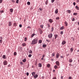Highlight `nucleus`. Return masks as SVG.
Returning a JSON list of instances; mask_svg holds the SVG:
<instances>
[{"label":"nucleus","mask_w":79,"mask_h":79,"mask_svg":"<svg viewBox=\"0 0 79 79\" xmlns=\"http://www.w3.org/2000/svg\"><path fill=\"white\" fill-rule=\"evenodd\" d=\"M19 27H22V25L20 24L19 25Z\"/></svg>","instance_id":"nucleus-54"},{"label":"nucleus","mask_w":79,"mask_h":79,"mask_svg":"<svg viewBox=\"0 0 79 79\" xmlns=\"http://www.w3.org/2000/svg\"><path fill=\"white\" fill-rule=\"evenodd\" d=\"M59 53H57L56 54V57L57 58H59Z\"/></svg>","instance_id":"nucleus-6"},{"label":"nucleus","mask_w":79,"mask_h":79,"mask_svg":"<svg viewBox=\"0 0 79 79\" xmlns=\"http://www.w3.org/2000/svg\"><path fill=\"white\" fill-rule=\"evenodd\" d=\"M71 19L73 21H75V18H72Z\"/></svg>","instance_id":"nucleus-19"},{"label":"nucleus","mask_w":79,"mask_h":79,"mask_svg":"<svg viewBox=\"0 0 79 79\" xmlns=\"http://www.w3.org/2000/svg\"><path fill=\"white\" fill-rule=\"evenodd\" d=\"M27 5H31V3L29 2H27Z\"/></svg>","instance_id":"nucleus-26"},{"label":"nucleus","mask_w":79,"mask_h":79,"mask_svg":"<svg viewBox=\"0 0 79 79\" xmlns=\"http://www.w3.org/2000/svg\"><path fill=\"white\" fill-rule=\"evenodd\" d=\"M7 52H10V49H8L7 50Z\"/></svg>","instance_id":"nucleus-64"},{"label":"nucleus","mask_w":79,"mask_h":79,"mask_svg":"<svg viewBox=\"0 0 79 79\" xmlns=\"http://www.w3.org/2000/svg\"><path fill=\"white\" fill-rule=\"evenodd\" d=\"M32 76H34L35 75V72H33L31 73Z\"/></svg>","instance_id":"nucleus-14"},{"label":"nucleus","mask_w":79,"mask_h":79,"mask_svg":"<svg viewBox=\"0 0 79 79\" xmlns=\"http://www.w3.org/2000/svg\"><path fill=\"white\" fill-rule=\"evenodd\" d=\"M48 0H47L45 2V4L47 5V4H48Z\"/></svg>","instance_id":"nucleus-23"},{"label":"nucleus","mask_w":79,"mask_h":79,"mask_svg":"<svg viewBox=\"0 0 79 79\" xmlns=\"http://www.w3.org/2000/svg\"><path fill=\"white\" fill-rule=\"evenodd\" d=\"M37 77H38V75L37 74H36L34 76V77L35 79H36Z\"/></svg>","instance_id":"nucleus-12"},{"label":"nucleus","mask_w":79,"mask_h":79,"mask_svg":"<svg viewBox=\"0 0 79 79\" xmlns=\"http://www.w3.org/2000/svg\"><path fill=\"white\" fill-rule=\"evenodd\" d=\"M55 2V0H51L52 3H53Z\"/></svg>","instance_id":"nucleus-50"},{"label":"nucleus","mask_w":79,"mask_h":79,"mask_svg":"<svg viewBox=\"0 0 79 79\" xmlns=\"http://www.w3.org/2000/svg\"><path fill=\"white\" fill-rule=\"evenodd\" d=\"M42 42V40H40L39 41V44H41Z\"/></svg>","instance_id":"nucleus-31"},{"label":"nucleus","mask_w":79,"mask_h":79,"mask_svg":"<svg viewBox=\"0 0 79 79\" xmlns=\"http://www.w3.org/2000/svg\"><path fill=\"white\" fill-rule=\"evenodd\" d=\"M22 45L23 46H25V45H26V44H25V43H23Z\"/></svg>","instance_id":"nucleus-44"},{"label":"nucleus","mask_w":79,"mask_h":79,"mask_svg":"<svg viewBox=\"0 0 79 79\" xmlns=\"http://www.w3.org/2000/svg\"><path fill=\"white\" fill-rule=\"evenodd\" d=\"M63 31H61L60 32V34H61V35H63Z\"/></svg>","instance_id":"nucleus-46"},{"label":"nucleus","mask_w":79,"mask_h":79,"mask_svg":"<svg viewBox=\"0 0 79 79\" xmlns=\"http://www.w3.org/2000/svg\"><path fill=\"white\" fill-rule=\"evenodd\" d=\"M57 68H58V67L57 66H56V65H55L54 66L55 69H57Z\"/></svg>","instance_id":"nucleus-35"},{"label":"nucleus","mask_w":79,"mask_h":79,"mask_svg":"<svg viewBox=\"0 0 79 79\" xmlns=\"http://www.w3.org/2000/svg\"><path fill=\"white\" fill-rule=\"evenodd\" d=\"M0 13H3V12H4V11L2 10H1L0 11Z\"/></svg>","instance_id":"nucleus-42"},{"label":"nucleus","mask_w":79,"mask_h":79,"mask_svg":"<svg viewBox=\"0 0 79 79\" xmlns=\"http://www.w3.org/2000/svg\"><path fill=\"white\" fill-rule=\"evenodd\" d=\"M76 8L77 10H79V7L77 6H76L75 7Z\"/></svg>","instance_id":"nucleus-17"},{"label":"nucleus","mask_w":79,"mask_h":79,"mask_svg":"<svg viewBox=\"0 0 79 79\" xmlns=\"http://www.w3.org/2000/svg\"><path fill=\"white\" fill-rule=\"evenodd\" d=\"M20 64H21V65H23V63L22 62H20Z\"/></svg>","instance_id":"nucleus-48"},{"label":"nucleus","mask_w":79,"mask_h":79,"mask_svg":"<svg viewBox=\"0 0 79 79\" xmlns=\"http://www.w3.org/2000/svg\"><path fill=\"white\" fill-rule=\"evenodd\" d=\"M39 31L40 34H42V33H43V31H42V30H41V29H39Z\"/></svg>","instance_id":"nucleus-7"},{"label":"nucleus","mask_w":79,"mask_h":79,"mask_svg":"<svg viewBox=\"0 0 79 79\" xmlns=\"http://www.w3.org/2000/svg\"><path fill=\"white\" fill-rule=\"evenodd\" d=\"M73 48H71L70 50L71 51V52H73Z\"/></svg>","instance_id":"nucleus-24"},{"label":"nucleus","mask_w":79,"mask_h":79,"mask_svg":"<svg viewBox=\"0 0 79 79\" xmlns=\"http://www.w3.org/2000/svg\"><path fill=\"white\" fill-rule=\"evenodd\" d=\"M0 39H1V40H2V39H3V38L1 36L0 37Z\"/></svg>","instance_id":"nucleus-60"},{"label":"nucleus","mask_w":79,"mask_h":79,"mask_svg":"<svg viewBox=\"0 0 79 79\" xmlns=\"http://www.w3.org/2000/svg\"><path fill=\"white\" fill-rule=\"evenodd\" d=\"M47 66L48 68H50V64H48L47 65Z\"/></svg>","instance_id":"nucleus-30"},{"label":"nucleus","mask_w":79,"mask_h":79,"mask_svg":"<svg viewBox=\"0 0 79 79\" xmlns=\"http://www.w3.org/2000/svg\"><path fill=\"white\" fill-rule=\"evenodd\" d=\"M10 12L11 13H13V9H10Z\"/></svg>","instance_id":"nucleus-10"},{"label":"nucleus","mask_w":79,"mask_h":79,"mask_svg":"<svg viewBox=\"0 0 79 79\" xmlns=\"http://www.w3.org/2000/svg\"><path fill=\"white\" fill-rule=\"evenodd\" d=\"M16 3H19V0H16Z\"/></svg>","instance_id":"nucleus-38"},{"label":"nucleus","mask_w":79,"mask_h":79,"mask_svg":"<svg viewBox=\"0 0 79 79\" xmlns=\"http://www.w3.org/2000/svg\"><path fill=\"white\" fill-rule=\"evenodd\" d=\"M73 15H77V13H74Z\"/></svg>","instance_id":"nucleus-33"},{"label":"nucleus","mask_w":79,"mask_h":79,"mask_svg":"<svg viewBox=\"0 0 79 79\" xmlns=\"http://www.w3.org/2000/svg\"><path fill=\"white\" fill-rule=\"evenodd\" d=\"M3 64L4 65H6L8 64V62L7 61H4L3 62Z\"/></svg>","instance_id":"nucleus-4"},{"label":"nucleus","mask_w":79,"mask_h":79,"mask_svg":"<svg viewBox=\"0 0 79 79\" xmlns=\"http://www.w3.org/2000/svg\"><path fill=\"white\" fill-rule=\"evenodd\" d=\"M60 29V30H62L63 29H64V27L63 26V27H61Z\"/></svg>","instance_id":"nucleus-29"},{"label":"nucleus","mask_w":79,"mask_h":79,"mask_svg":"<svg viewBox=\"0 0 79 79\" xmlns=\"http://www.w3.org/2000/svg\"><path fill=\"white\" fill-rule=\"evenodd\" d=\"M55 55V54H54V53H52V56H54Z\"/></svg>","instance_id":"nucleus-41"},{"label":"nucleus","mask_w":79,"mask_h":79,"mask_svg":"<svg viewBox=\"0 0 79 79\" xmlns=\"http://www.w3.org/2000/svg\"><path fill=\"white\" fill-rule=\"evenodd\" d=\"M59 19H60V17H57L56 18V19L57 20H58Z\"/></svg>","instance_id":"nucleus-34"},{"label":"nucleus","mask_w":79,"mask_h":79,"mask_svg":"<svg viewBox=\"0 0 79 79\" xmlns=\"http://www.w3.org/2000/svg\"><path fill=\"white\" fill-rule=\"evenodd\" d=\"M61 79H63V76H61Z\"/></svg>","instance_id":"nucleus-61"},{"label":"nucleus","mask_w":79,"mask_h":79,"mask_svg":"<svg viewBox=\"0 0 79 79\" xmlns=\"http://www.w3.org/2000/svg\"><path fill=\"white\" fill-rule=\"evenodd\" d=\"M44 25H41L40 26V27H41V28H43L44 27Z\"/></svg>","instance_id":"nucleus-32"},{"label":"nucleus","mask_w":79,"mask_h":79,"mask_svg":"<svg viewBox=\"0 0 79 79\" xmlns=\"http://www.w3.org/2000/svg\"><path fill=\"white\" fill-rule=\"evenodd\" d=\"M39 10L40 11H42L43 10V9L42 8H39Z\"/></svg>","instance_id":"nucleus-49"},{"label":"nucleus","mask_w":79,"mask_h":79,"mask_svg":"<svg viewBox=\"0 0 79 79\" xmlns=\"http://www.w3.org/2000/svg\"><path fill=\"white\" fill-rule=\"evenodd\" d=\"M69 79H72V77H69Z\"/></svg>","instance_id":"nucleus-55"},{"label":"nucleus","mask_w":79,"mask_h":79,"mask_svg":"<svg viewBox=\"0 0 79 79\" xmlns=\"http://www.w3.org/2000/svg\"><path fill=\"white\" fill-rule=\"evenodd\" d=\"M55 39H56V38L58 37V35L56 34L55 35Z\"/></svg>","instance_id":"nucleus-15"},{"label":"nucleus","mask_w":79,"mask_h":79,"mask_svg":"<svg viewBox=\"0 0 79 79\" xmlns=\"http://www.w3.org/2000/svg\"><path fill=\"white\" fill-rule=\"evenodd\" d=\"M48 21L50 22V23H52L53 22V21L52 19H49Z\"/></svg>","instance_id":"nucleus-5"},{"label":"nucleus","mask_w":79,"mask_h":79,"mask_svg":"<svg viewBox=\"0 0 79 79\" xmlns=\"http://www.w3.org/2000/svg\"><path fill=\"white\" fill-rule=\"evenodd\" d=\"M69 63H72L73 62V59H70L69 60Z\"/></svg>","instance_id":"nucleus-13"},{"label":"nucleus","mask_w":79,"mask_h":79,"mask_svg":"<svg viewBox=\"0 0 79 79\" xmlns=\"http://www.w3.org/2000/svg\"><path fill=\"white\" fill-rule=\"evenodd\" d=\"M27 76H29V73L27 72Z\"/></svg>","instance_id":"nucleus-58"},{"label":"nucleus","mask_w":79,"mask_h":79,"mask_svg":"<svg viewBox=\"0 0 79 79\" xmlns=\"http://www.w3.org/2000/svg\"><path fill=\"white\" fill-rule=\"evenodd\" d=\"M73 5H76V2H73Z\"/></svg>","instance_id":"nucleus-57"},{"label":"nucleus","mask_w":79,"mask_h":79,"mask_svg":"<svg viewBox=\"0 0 79 79\" xmlns=\"http://www.w3.org/2000/svg\"><path fill=\"white\" fill-rule=\"evenodd\" d=\"M43 47L44 48L45 47H47V45H46V44H43Z\"/></svg>","instance_id":"nucleus-25"},{"label":"nucleus","mask_w":79,"mask_h":79,"mask_svg":"<svg viewBox=\"0 0 79 79\" xmlns=\"http://www.w3.org/2000/svg\"><path fill=\"white\" fill-rule=\"evenodd\" d=\"M66 44V41H63L62 43V45H64V44Z\"/></svg>","instance_id":"nucleus-11"},{"label":"nucleus","mask_w":79,"mask_h":79,"mask_svg":"<svg viewBox=\"0 0 79 79\" xmlns=\"http://www.w3.org/2000/svg\"><path fill=\"white\" fill-rule=\"evenodd\" d=\"M2 42H3L2 40H0V43L2 44Z\"/></svg>","instance_id":"nucleus-52"},{"label":"nucleus","mask_w":79,"mask_h":79,"mask_svg":"<svg viewBox=\"0 0 79 79\" xmlns=\"http://www.w3.org/2000/svg\"><path fill=\"white\" fill-rule=\"evenodd\" d=\"M55 13L56 14H58V9H57L55 11Z\"/></svg>","instance_id":"nucleus-9"},{"label":"nucleus","mask_w":79,"mask_h":79,"mask_svg":"<svg viewBox=\"0 0 79 79\" xmlns=\"http://www.w3.org/2000/svg\"><path fill=\"white\" fill-rule=\"evenodd\" d=\"M52 79H56V77H54Z\"/></svg>","instance_id":"nucleus-62"},{"label":"nucleus","mask_w":79,"mask_h":79,"mask_svg":"<svg viewBox=\"0 0 79 79\" xmlns=\"http://www.w3.org/2000/svg\"><path fill=\"white\" fill-rule=\"evenodd\" d=\"M45 55H43V56H42V57H43V58H44V57H45Z\"/></svg>","instance_id":"nucleus-63"},{"label":"nucleus","mask_w":79,"mask_h":79,"mask_svg":"<svg viewBox=\"0 0 79 79\" xmlns=\"http://www.w3.org/2000/svg\"><path fill=\"white\" fill-rule=\"evenodd\" d=\"M2 58L3 59H5V58H6V56L5 55H3L2 56Z\"/></svg>","instance_id":"nucleus-21"},{"label":"nucleus","mask_w":79,"mask_h":79,"mask_svg":"<svg viewBox=\"0 0 79 79\" xmlns=\"http://www.w3.org/2000/svg\"><path fill=\"white\" fill-rule=\"evenodd\" d=\"M53 30H54V28L53 27H52L51 29V31H53Z\"/></svg>","instance_id":"nucleus-37"},{"label":"nucleus","mask_w":79,"mask_h":79,"mask_svg":"<svg viewBox=\"0 0 79 79\" xmlns=\"http://www.w3.org/2000/svg\"><path fill=\"white\" fill-rule=\"evenodd\" d=\"M35 35V34H32V35H31V38H32Z\"/></svg>","instance_id":"nucleus-18"},{"label":"nucleus","mask_w":79,"mask_h":79,"mask_svg":"<svg viewBox=\"0 0 79 79\" xmlns=\"http://www.w3.org/2000/svg\"><path fill=\"white\" fill-rule=\"evenodd\" d=\"M32 56V55L31 54H29L28 55V57H31Z\"/></svg>","instance_id":"nucleus-47"},{"label":"nucleus","mask_w":79,"mask_h":79,"mask_svg":"<svg viewBox=\"0 0 79 79\" xmlns=\"http://www.w3.org/2000/svg\"><path fill=\"white\" fill-rule=\"evenodd\" d=\"M23 62L24 63H25V62H26V59H24L23 60Z\"/></svg>","instance_id":"nucleus-20"},{"label":"nucleus","mask_w":79,"mask_h":79,"mask_svg":"<svg viewBox=\"0 0 79 79\" xmlns=\"http://www.w3.org/2000/svg\"><path fill=\"white\" fill-rule=\"evenodd\" d=\"M56 64L57 66H60V62L59 61H56Z\"/></svg>","instance_id":"nucleus-3"},{"label":"nucleus","mask_w":79,"mask_h":79,"mask_svg":"<svg viewBox=\"0 0 79 79\" xmlns=\"http://www.w3.org/2000/svg\"><path fill=\"white\" fill-rule=\"evenodd\" d=\"M67 11L69 13H71V10H68Z\"/></svg>","instance_id":"nucleus-27"},{"label":"nucleus","mask_w":79,"mask_h":79,"mask_svg":"<svg viewBox=\"0 0 79 79\" xmlns=\"http://www.w3.org/2000/svg\"><path fill=\"white\" fill-rule=\"evenodd\" d=\"M38 40L37 38H35L32 41L31 45H34V44H36L37 43V41Z\"/></svg>","instance_id":"nucleus-1"},{"label":"nucleus","mask_w":79,"mask_h":79,"mask_svg":"<svg viewBox=\"0 0 79 79\" xmlns=\"http://www.w3.org/2000/svg\"><path fill=\"white\" fill-rule=\"evenodd\" d=\"M65 24L66 26H68V23H67V22H65Z\"/></svg>","instance_id":"nucleus-28"},{"label":"nucleus","mask_w":79,"mask_h":79,"mask_svg":"<svg viewBox=\"0 0 79 79\" xmlns=\"http://www.w3.org/2000/svg\"><path fill=\"white\" fill-rule=\"evenodd\" d=\"M24 40V41H25V42L26 41H27V38L26 37L25 38Z\"/></svg>","instance_id":"nucleus-40"},{"label":"nucleus","mask_w":79,"mask_h":79,"mask_svg":"<svg viewBox=\"0 0 79 79\" xmlns=\"http://www.w3.org/2000/svg\"><path fill=\"white\" fill-rule=\"evenodd\" d=\"M46 41L47 42H50V41L49 40H46Z\"/></svg>","instance_id":"nucleus-43"},{"label":"nucleus","mask_w":79,"mask_h":79,"mask_svg":"<svg viewBox=\"0 0 79 79\" xmlns=\"http://www.w3.org/2000/svg\"><path fill=\"white\" fill-rule=\"evenodd\" d=\"M17 54V53L16 52H14V55H16Z\"/></svg>","instance_id":"nucleus-45"},{"label":"nucleus","mask_w":79,"mask_h":79,"mask_svg":"<svg viewBox=\"0 0 79 79\" xmlns=\"http://www.w3.org/2000/svg\"><path fill=\"white\" fill-rule=\"evenodd\" d=\"M11 1L13 3H15V1L14 0H12Z\"/></svg>","instance_id":"nucleus-53"},{"label":"nucleus","mask_w":79,"mask_h":79,"mask_svg":"<svg viewBox=\"0 0 79 79\" xmlns=\"http://www.w3.org/2000/svg\"><path fill=\"white\" fill-rule=\"evenodd\" d=\"M3 2V0H0V3H2Z\"/></svg>","instance_id":"nucleus-51"},{"label":"nucleus","mask_w":79,"mask_h":79,"mask_svg":"<svg viewBox=\"0 0 79 79\" xmlns=\"http://www.w3.org/2000/svg\"><path fill=\"white\" fill-rule=\"evenodd\" d=\"M47 25L48 26V27H47L48 28V29H50V24H49V23H47Z\"/></svg>","instance_id":"nucleus-16"},{"label":"nucleus","mask_w":79,"mask_h":79,"mask_svg":"<svg viewBox=\"0 0 79 79\" xmlns=\"http://www.w3.org/2000/svg\"><path fill=\"white\" fill-rule=\"evenodd\" d=\"M39 67L41 68V67H42V64H41L40 63L39 64Z\"/></svg>","instance_id":"nucleus-36"},{"label":"nucleus","mask_w":79,"mask_h":79,"mask_svg":"<svg viewBox=\"0 0 79 79\" xmlns=\"http://www.w3.org/2000/svg\"><path fill=\"white\" fill-rule=\"evenodd\" d=\"M12 24L11 23V22H9L8 23V25L9 26H12Z\"/></svg>","instance_id":"nucleus-8"},{"label":"nucleus","mask_w":79,"mask_h":79,"mask_svg":"<svg viewBox=\"0 0 79 79\" xmlns=\"http://www.w3.org/2000/svg\"><path fill=\"white\" fill-rule=\"evenodd\" d=\"M32 53V51L31 50H30L29 51V53Z\"/></svg>","instance_id":"nucleus-22"},{"label":"nucleus","mask_w":79,"mask_h":79,"mask_svg":"<svg viewBox=\"0 0 79 79\" xmlns=\"http://www.w3.org/2000/svg\"><path fill=\"white\" fill-rule=\"evenodd\" d=\"M14 26H17V24H16V23H14Z\"/></svg>","instance_id":"nucleus-39"},{"label":"nucleus","mask_w":79,"mask_h":79,"mask_svg":"<svg viewBox=\"0 0 79 79\" xmlns=\"http://www.w3.org/2000/svg\"><path fill=\"white\" fill-rule=\"evenodd\" d=\"M60 58H64V57H63V56H60Z\"/></svg>","instance_id":"nucleus-59"},{"label":"nucleus","mask_w":79,"mask_h":79,"mask_svg":"<svg viewBox=\"0 0 79 79\" xmlns=\"http://www.w3.org/2000/svg\"><path fill=\"white\" fill-rule=\"evenodd\" d=\"M44 57H42L41 58V60H44Z\"/></svg>","instance_id":"nucleus-56"},{"label":"nucleus","mask_w":79,"mask_h":79,"mask_svg":"<svg viewBox=\"0 0 79 79\" xmlns=\"http://www.w3.org/2000/svg\"><path fill=\"white\" fill-rule=\"evenodd\" d=\"M53 36V34L52 33L50 34L49 35H48V37L49 38H52Z\"/></svg>","instance_id":"nucleus-2"}]
</instances>
